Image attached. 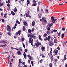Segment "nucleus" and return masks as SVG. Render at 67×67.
<instances>
[{
  "mask_svg": "<svg viewBox=\"0 0 67 67\" xmlns=\"http://www.w3.org/2000/svg\"><path fill=\"white\" fill-rule=\"evenodd\" d=\"M4 17L5 18H7V16H6V14H5L4 15Z\"/></svg>",
  "mask_w": 67,
  "mask_h": 67,
  "instance_id": "obj_40",
  "label": "nucleus"
},
{
  "mask_svg": "<svg viewBox=\"0 0 67 67\" xmlns=\"http://www.w3.org/2000/svg\"><path fill=\"white\" fill-rule=\"evenodd\" d=\"M27 14H28V15H29L30 14V11L28 10L27 12Z\"/></svg>",
  "mask_w": 67,
  "mask_h": 67,
  "instance_id": "obj_46",
  "label": "nucleus"
},
{
  "mask_svg": "<svg viewBox=\"0 0 67 67\" xmlns=\"http://www.w3.org/2000/svg\"><path fill=\"white\" fill-rule=\"evenodd\" d=\"M21 52H20V51H19L17 52V54L18 55H21Z\"/></svg>",
  "mask_w": 67,
  "mask_h": 67,
  "instance_id": "obj_13",
  "label": "nucleus"
},
{
  "mask_svg": "<svg viewBox=\"0 0 67 67\" xmlns=\"http://www.w3.org/2000/svg\"><path fill=\"white\" fill-rule=\"evenodd\" d=\"M6 3H9L10 2V0H8V2H7V0H6Z\"/></svg>",
  "mask_w": 67,
  "mask_h": 67,
  "instance_id": "obj_18",
  "label": "nucleus"
},
{
  "mask_svg": "<svg viewBox=\"0 0 67 67\" xmlns=\"http://www.w3.org/2000/svg\"><path fill=\"white\" fill-rule=\"evenodd\" d=\"M42 20H44H44H45L46 19H45V18H42Z\"/></svg>",
  "mask_w": 67,
  "mask_h": 67,
  "instance_id": "obj_49",
  "label": "nucleus"
},
{
  "mask_svg": "<svg viewBox=\"0 0 67 67\" xmlns=\"http://www.w3.org/2000/svg\"><path fill=\"white\" fill-rule=\"evenodd\" d=\"M58 36H60V32H59V33H58Z\"/></svg>",
  "mask_w": 67,
  "mask_h": 67,
  "instance_id": "obj_41",
  "label": "nucleus"
},
{
  "mask_svg": "<svg viewBox=\"0 0 67 67\" xmlns=\"http://www.w3.org/2000/svg\"><path fill=\"white\" fill-rule=\"evenodd\" d=\"M64 18H62L61 19V20H64Z\"/></svg>",
  "mask_w": 67,
  "mask_h": 67,
  "instance_id": "obj_63",
  "label": "nucleus"
},
{
  "mask_svg": "<svg viewBox=\"0 0 67 67\" xmlns=\"http://www.w3.org/2000/svg\"><path fill=\"white\" fill-rule=\"evenodd\" d=\"M19 49L20 51H22V48L21 47H20L19 48Z\"/></svg>",
  "mask_w": 67,
  "mask_h": 67,
  "instance_id": "obj_34",
  "label": "nucleus"
},
{
  "mask_svg": "<svg viewBox=\"0 0 67 67\" xmlns=\"http://www.w3.org/2000/svg\"><path fill=\"white\" fill-rule=\"evenodd\" d=\"M33 39L31 37H30L29 39V43H31V45H32V46H33Z\"/></svg>",
  "mask_w": 67,
  "mask_h": 67,
  "instance_id": "obj_1",
  "label": "nucleus"
},
{
  "mask_svg": "<svg viewBox=\"0 0 67 67\" xmlns=\"http://www.w3.org/2000/svg\"><path fill=\"white\" fill-rule=\"evenodd\" d=\"M41 50L42 51H43V52H44V51H45V47H44L42 46H41Z\"/></svg>",
  "mask_w": 67,
  "mask_h": 67,
  "instance_id": "obj_5",
  "label": "nucleus"
},
{
  "mask_svg": "<svg viewBox=\"0 0 67 67\" xmlns=\"http://www.w3.org/2000/svg\"><path fill=\"white\" fill-rule=\"evenodd\" d=\"M31 64H32V66H34V65H33V61H31Z\"/></svg>",
  "mask_w": 67,
  "mask_h": 67,
  "instance_id": "obj_35",
  "label": "nucleus"
},
{
  "mask_svg": "<svg viewBox=\"0 0 67 67\" xmlns=\"http://www.w3.org/2000/svg\"><path fill=\"white\" fill-rule=\"evenodd\" d=\"M23 67H27V65H24Z\"/></svg>",
  "mask_w": 67,
  "mask_h": 67,
  "instance_id": "obj_48",
  "label": "nucleus"
},
{
  "mask_svg": "<svg viewBox=\"0 0 67 67\" xmlns=\"http://www.w3.org/2000/svg\"><path fill=\"white\" fill-rule=\"evenodd\" d=\"M62 30H63V31H65V29L64 28H62Z\"/></svg>",
  "mask_w": 67,
  "mask_h": 67,
  "instance_id": "obj_47",
  "label": "nucleus"
},
{
  "mask_svg": "<svg viewBox=\"0 0 67 67\" xmlns=\"http://www.w3.org/2000/svg\"><path fill=\"white\" fill-rule=\"evenodd\" d=\"M37 11L38 12L39 11V7L38 6L37 7Z\"/></svg>",
  "mask_w": 67,
  "mask_h": 67,
  "instance_id": "obj_43",
  "label": "nucleus"
},
{
  "mask_svg": "<svg viewBox=\"0 0 67 67\" xmlns=\"http://www.w3.org/2000/svg\"><path fill=\"white\" fill-rule=\"evenodd\" d=\"M51 61H53V55L51 56Z\"/></svg>",
  "mask_w": 67,
  "mask_h": 67,
  "instance_id": "obj_19",
  "label": "nucleus"
},
{
  "mask_svg": "<svg viewBox=\"0 0 67 67\" xmlns=\"http://www.w3.org/2000/svg\"><path fill=\"white\" fill-rule=\"evenodd\" d=\"M7 6L8 7H10V4H7Z\"/></svg>",
  "mask_w": 67,
  "mask_h": 67,
  "instance_id": "obj_64",
  "label": "nucleus"
},
{
  "mask_svg": "<svg viewBox=\"0 0 67 67\" xmlns=\"http://www.w3.org/2000/svg\"><path fill=\"white\" fill-rule=\"evenodd\" d=\"M57 39H54V43H55V44L56 43H57Z\"/></svg>",
  "mask_w": 67,
  "mask_h": 67,
  "instance_id": "obj_15",
  "label": "nucleus"
},
{
  "mask_svg": "<svg viewBox=\"0 0 67 67\" xmlns=\"http://www.w3.org/2000/svg\"><path fill=\"white\" fill-rule=\"evenodd\" d=\"M16 23H18V24H20V22L18 20H16Z\"/></svg>",
  "mask_w": 67,
  "mask_h": 67,
  "instance_id": "obj_21",
  "label": "nucleus"
},
{
  "mask_svg": "<svg viewBox=\"0 0 67 67\" xmlns=\"http://www.w3.org/2000/svg\"><path fill=\"white\" fill-rule=\"evenodd\" d=\"M47 33L48 34V35H49V34H50V32L48 31L47 32Z\"/></svg>",
  "mask_w": 67,
  "mask_h": 67,
  "instance_id": "obj_33",
  "label": "nucleus"
},
{
  "mask_svg": "<svg viewBox=\"0 0 67 67\" xmlns=\"http://www.w3.org/2000/svg\"><path fill=\"white\" fill-rule=\"evenodd\" d=\"M21 31L20 30H19L18 31V33L19 34V35H20L21 34L20 33H21Z\"/></svg>",
  "mask_w": 67,
  "mask_h": 67,
  "instance_id": "obj_20",
  "label": "nucleus"
},
{
  "mask_svg": "<svg viewBox=\"0 0 67 67\" xmlns=\"http://www.w3.org/2000/svg\"><path fill=\"white\" fill-rule=\"evenodd\" d=\"M7 30L8 31H9L10 32H11V28L10 26L9 25H7Z\"/></svg>",
  "mask_w": 67,
  "mask_h": 67,
  "instance_id": "obj_3",
  "label": "nucleus"
},
{
  "mask_svg": "<svg viewBox=\"0 0 67 67\" xmlns=\"http://www.w3.org/2000/svg\"><path fill=\"white\" fill-rule=\"evenodd\" d=\"M14 11L15 12H16L17 11V9L16 8V7H15L14 8Z\"/></svg>",
  "mask_w": 67,
  "mask_h": 67,
  "instance_id": "obj_25",
  "label": "nucleus"
},
{
  "mask_svg": "<svg viewBox=\"0 0 67 67\" xmlns=\"http://www.w3.org/2000/svg\"><path fill=\"white\" fill-rule=\"evenodd\" d=\"M30 37H31V38H35L36 37V36H34L33 35H30Z\"/></svg>",
  "mask_w": 67,
  "mask_h": 67,
  "instance_id": "obj_9",
  "label": "nucleus"
},
{
  "mask_svg": "<svg viewBox=\"0 0 67 67\" xmlns=\"http://www.w3.org/2000/svg\"><path fill=\"white\" fill-rule=\"evenodd\" d=\"M55 53V54L57 53H58V50H56Z\"/></svg>",
  "mask_w": 67,
  "mask_h": 67,
  "instance_id": "obj_52",
  "label": "nucleus"
},
{
  "mask_svg": "<svg viewBox=\"0 0 67 67\" xmlns=\"http://www.w3.org/2000/svg\"><path fill=\"white\" fill-rule=\"evenodd\" d=\"M51 20H52V23L53 22V23L55 24V21H56V20H57L56 19H55V18L53 17V16H52L51 18Z\"/></svg>",
  "mask_w": 67,
  "mask_h": 67,
  "instance_id": "obj_2",
  "label": "nucleus"
},
{
  "mask_svg": "<svg viewBox=\"0 0 67 67\" xmlns=\"http://www.w3.org/2000/svg\"><path fill=\"white\" fill-rule=\"evenodd\" d=\"M34 31V28H33L31 30L32 32H33V31Z\"/></svg>",
  "mask_w": 67,
  "mask_h": 67,
  "instance_id": "obj_58",
  "label": "nucleus"
},
{
  "mask_svg": "<svg viewBox=\"0 0 67 67\" xmlns=\"http://www.w3.org/2000/svg\"><path fill=\"white\" fill-rule=\"evenodd\" d=\"M8 35H10V36H11V34L9 32H8Z\"/></svg>",
  "mask_w": 67,
  "mask_h": 67,
  "instance_id": "obj_31",
  "label": "nucleus"
},
{
  "mask_svg": "<svg viewBox=\"0 0 67 67\" xmlns=\"http://www.w3.org/2000/svg\"><path fill=\"white\" fill-rule=\"evenodd\" d=\"M32 2H34V3H36V1H35V0H34Z\"/></svg>",
  "mask_w": 67,
  "mask_h": 67,
  "instance_id": "obj_45",
  "label": "nucleus"
},
{
  "mask_svg": "<svg viewBox=\"0 0 67 67\" xmlns=\"http://www.w3.org/2000/svg\"><path fill=\"white\" fill-rule=\"evenodd\" d=\"M22 41H24V38H23L22 39Z\"/></svg>",
  "mask_w": 67,
  "mask_h": 67,
  "instance_id": "obj_54",
  "label": "nucleus"
},
{
  "mask_svg": "<svg viewBox=\"0 0 67 67\" xmlns=\"http://www.w3.org/2000/svg\"><path fill=\"white\" fill-rule=\"evenodd\" d=\"M47 30L48 31H50V28L48 27L47 28Z\"/></svg>",
  "mask_w": 67,
  "mask_h": 67,
  "instance_id": "obj_50",
  "label": "nucleus"
},
{
  "mask_svg": "<svg viewBox=\"0 0 67 67\" xmlns=\"http://www.w3.org/2000/svg\"><path fill=\"white\" fill-rule=\"evenodd\" d=\"M23 55L25 58L26 59V54H25V52H24V53Z\"/></svg>",
  "mask_w": 67,
  "mask_h": 67,
  "instance_id": "obj_10",
  "label": "nucleus"
},
{
  "mask_svg": "<svg viewBox=\"0 0 67 67\" xmlns=\"http://www.w3.org/2000/svg\"><path fill=\"white\" fill-rule=\"evenodd\" d=\"M23 23L25 26V25L26 26H27V21H24L23 22Z\"/></svg>",
  "mask_w": 67,
  "mask_h": 67,
  "instance_id": "obj_7",
  "label": "nucleus"
},
{
  "mask_svg": "<svg viewBox=\"0 0 67 67\" xmlns=\"http://www.w3.org/2000/svg\"><path fill=\"white\" fill-rule=\"evenodd\" d=\"M28 32L29 33H31V30L30 29H29L28 30Z\"/></svg>",
  "mask_w": 67,
  "mask_h": 67,
  "instance_id": "obj_37",
  "label": "nucleus"
},
{
  "mask_svg": "<svg viewBox=\"0 0 67 67\" xmlns=\"http://www.w3.org/2000/svg\"><path fill=\"white\" fill-rule=\"evenodd\" d=\"M3 5V4H2V3H0V5H1V6H2V5Z\"/></svg>",
  "mask_w": 67,
  "mask_h": 67,
  "instance_id": "obj_55",
  "label": "nucleus"
},
{
  "mask_svg": "<svg viewBox=\"0 0 67 67\" xmlns=\"http://www.w3.org/2000/svg\"><path fill=\"white\" fill-rule=\"evenodd\" d=\"M28 62L29 63V64H30V63L31 62L29 60H28Z\"/></svg>",
  "mask_w": 67,
  "mask_h": 67,
  "instance_id": "obj_61",
  "label": "nucleus"
},
{
  "mask_svg": "<svg viewBox=\"0 0 67 67\" xmlns=\"http://www.w3.org/2000/svg\"><path fill=\"white\" fill-rule=\"evenodd\" d=\"M21 63H22V65H25V62H24L23 63V62H21Z\"/></svg>",
  "mask_w": 67,
  "mask_h": 67,
  "instance_id": "obj_32",
  "label": "nucleus"
},
{
  "mask_svg": "<svg viewBox=\"0 0 67 67\" xmlns=\"http://www.w3.org/2000/svg\"><path fill=\"white\" fill-rule=\"evenodd\" d=\"M53 31L54 32H57V30H53Z\"/></svg>",
  "mask_w": 67,
  "mask_h": 67,
  "instance_id": "obj_42",
  "label": "nucleus"
},
{
  "mask_svg": "<svg viewBox=\"0 0 67 67\" xmlns=\"http://www.w3.org/2000/svg\"><path fill=\"white\" fill-rule=\"evenodd\" d=\"M26 17H29V16L27 14V13H26Z\"/></svg>",
  "mask_w": 67,
  "mask_h": 67,
  "instance_id": "obj_39",
  "label": "nucleus"
},
{
  "mask_svg": "<svg viewBox=\"0 0 67 67\" xmlns=\"http://www.w3.org/2000/svg\"><path fill=\"white\" fill-rule=\"evenodd\" d=\"M27 2L29 3H30V0H27Z\"/></svg>",
  "mask_w": 67,
  "mask_h": 67,
  "instance_id": "obj_53",
  "label": "nucleus"
},
{
  "mask_svg": "<svg viewBox=\"0 0 67 67\" xmlns=\"http://www.w3.org/2000/svg\"><path fill=\"white\" fill-rule=\"evenodd\" d=\"M46 11H47V13H48V10L47 9L46 10Z\"/></svg>",
  "mask_w": 67,
  "mask_h": 67,
  "instance_id": "obj_56",
  "label": "nucleus"
},
{
  "mask_svg": "<svg viewBox=\"0 0 67 67\" xmlns=\"http://www.w3.org/2000/svg\"><path fill=\"white\" fill-rule=\"evenodd\" d=\"M37 43H35V44L34 47H35V46H36V47H38V46H39V42H38V41H36Z\"/></svg>",
  "mask_w": 67,
  "mask_h": 67,
  "instance_id": "obj_4",
  "label": "nucleus"
},
{
  "mask_svg": "<svg viewBox=\"0 0 67 67\" xmlns=\"http://www.w3.org/2000/svg\"><path fill=\"white\" fill-rule=\"evenodd\" d=\"M62 39H63V38H64V34H63L62 35Z\"/></svg>",
  "mask_w": 67,
  "mask_h": 67,
  "instance_id": "obj_24",
  "label": "nucleus"
},
{
  "mask_svg": "<svg viewBox=\"0 0 67 67\" xmlns=\"http://www.w3.org/2000/svg\"><path fill=\"white\" fill-rule=\"evenodd\" d=\"M14 49H16V50H17V51H19V49H17L16 48H14Z\"/></svg>",
  "mask_w": 67,
  "mask_h": 67,
  "instance_id": "obj_60",
  "label": "nucleus"
},
{
  "mask_svg": "<svg viewBox=\"0 0 67 67\" xmlns=\"http://www.w3.org/2000/svg\"><path fill=\"white\" fill-rule=\"evenodd\" d=\"M37 5V4L36 3H34L32 4V6H36V5Z\"/></svg>",
  "mask_w": 67,
  "mask_h": 67,
  "instance_id": "obj_23",
  "label": "nucleus"
},
{
  "mask_svg": "<svg viewBox=\"0 0 67 67\" xmlns=\"http://www.w3.org/2000/svg\"><path fill=\"white\" fill-rule=\"evenodd\" d=\"M38 5H40V4H41V2H40V1L38 2Z\"/></svg>",
  "mask_w": 67,
  "mask_h": 67,
  "instance_id": "obj_59",
  "label": "nucleus"
},
{
  "mask_svg": "<svg viewBox=\"0 0 67 67\" xmlns=\"http://www.w3.org/2000/svg\"><path fill=\"white\" fill-rule=\"evenodd\" d=\"M21 62H21V59H19V64L20 63L21 64Z\"/></svg>",
  "mask_w": 67,
  "mask_h": 67,
  "instance_id": "obj_29",
  "label": "nucleus"
},
{
  "mask_svg": "<svg viewBox=\"0 0 67 67\" xmlns=\"http://www.w3.org/2000/svg\"><path fill=\"white\" fill-rule=\"evenodd\" d=\"M38 16H39V18L40 19V18H41V16H42V15H41V14H38Z\"/></svg>",
  "mask_w": 67,
  "mask_h": 67,
  "instance_id": "obj_16",
  "label": "nucleus"
},
{
  "mask_svg": "<svg viewBox=\"0 0 67 67\" xmlns=\"http://www.w3.org/2000/svg\"><path fill=\"white\" fill-rule=\"evenodd\" d=\"M5 46H7V44H6L4 45L2 44L0 46V47H5Z\"/></svg>",
  "mask_w": 67,
  "mask_h": 67,
  "instance_id": "obj_11",
  "label": "nucleus"
},
{
  "mask_svg": "<svg viewBox=\"0 0 67 67\" xmlns=\"http://www.w3.org/2000/svg\"><path fill=\"white\" fill-rule=\"evenodd\" d=\"M2 21L3 22H3H4V19H2Z\"/></svg>",
  "mask_w": 67,
  "mask_h": 67,
  "instance_id": "obj_51",
  "label": "nucleus"
},
{
  "mask_svg": "<svg viewBox=\"0 0 67 67\" xmlns=\"http://www.w3.org/2000/svg\"><path fill=\"white\" fill-rule=\"evenodd\" d=\"M35 25V21H33L32 23V25L33 26H34Z\"/></svg>",
  "mask_w": 67,
  "mask_h": 67,
  "instance_id": "obj_12",
  "label": "nucleus"
},
{
  "mask_svg": "<svg viewBox=\"0 0 67 67\" xmlns=\"http://www.w3.org/2000/svg\"><path fill=\"white\" fill-rule=\"evenodd\" d=\"M12 56L13 58H15V56H14V55L13 54H12Z\"/></svg>",
  "mask_w": 67,
  "mask_h": 67,
  "instance_id": "obj_38",
  "label": "nucleus"
},
{
  "mask_svg": "<svg viewBox=\"0 0 67 67\" xmlns=\"http://www.w3.org/2000/svg\"><path fill=\"white\" fill-rule=\"evenodd\" d=\"M30 36H31V35H30V34H29L28 35V37H29Z\"/></svg>",
  "mask_w": 67,
  "mask_h": 67,
  "instance_id": "obj_57",
  "label": "nucleus"
},
{
  "mask_svg": "<svg viewBox=\"0 0 67 67\" xmlns=\"http://www.w3.org/2000/svg\"><path fill=\"white\" fill-rule=\"evenodd\" d=\"M22 43L23 44V46L24 47V48H25V45H24V44L23 42H22Z\"/></svg>",
  "mask_w": 67,
  "mask_h": 67,
  "instance_id": "obj_30",
  "label": "nucleus"
},
{
  "mask_svg": "<svg viewBox=\"0 0 67 67\" xmlns=\"http://www.w3.org/2000/svg\"><path fill=\"white\" fill-rule=\"evenodd\" d=\"M23 31H25V27L23 26Z\"/></svg>",
  "mask_w": 67,
  "mask_h": 67,
  "instance_id": "obj_26",
  "label": "nucleus"
},
{
  "mask_svg": "<svg viewBox=\"0 0 67 67\" xmlns=\"http://www.w3.org/2000/svg\"><path fill=\"white\" fill-rule=\"evenodd\" d=\"M47 36V34L45 33L43 35V37H46Z\"/></svg>",
  "mask_w": 67,
  "mask_h": 67,
  "instance_id": "obj_27",
  "label": "nucleus"
},
{
  "mask_svg": "<svg viewBox=\"0 0 67 67\" xmlns=\"http://www.w3.org/2000/svg\"><path fill=\"white\" fill-rule=\"evenodd\" d=\"M44 22L45 23V24H44V25H45V24H46L47 23V21L45 20H44Z\"/></svg>",
  "mask_w": 67,
  "mask_h": 67,
  "instance_id": "obj_36",
  "label": "nucleus"
},
{
  "mask_svg": "<svg viewBox=\"0 0 67 67\" xmlns=\"http://www.w3.org/2000/svg\"><path fill=\"white\" fill-rule=\"evenodd\" d=\"M66 54H65L64 57V58H65L63 60V62H64L65 60H66V59H67V58H66Z\"/></svg>",
  "mask_w": 67,
  "mask_h": 67,
  "instance_id": "obj_8",
  "label": "nucleus"
},
{
  "mask_svg": "<svg viewBox=\"0 0 67 67\" xmlns=\"http://www.w3.org/2000/svg\"><path fill=\"white\" fill-rule=\"evenodd\" d=\"M57 49H58V50H59V49H60V48H59V47H58L57 48Z\"/></svg>",
  "mask_w": 67,
  "mask_h": 67,
  "instance_id": "obj_62",
  "label": "nucleus"
},
{
  "mask_svg": "<svg viewBox=\"0 0 67 67\" xmlns=\"http://www.w3.org/2000/svg\"><path fill=\"white\" fill-rule=\"evenodd\" d=\"M53 23H52L51 24H48V25H49V27H51V26H52L53 25Z\"/></svg>",
  "mask_w": 67,
  "mask_h": 67,
  "instance_id": "obj_14",
  "label": "nucleus"
},
{
  "mask_svg": "<svg viewBox=\"0 0 67 67\" xmlns=\"http://www.w3.org/2000/svg\"><path fill=\"white\" fill-rule=\"evenodd\" d=\"M46 39L47 41H50V36H49L48 37H46Z\"/></svg>",
  "mask_w": 67,
  "mask_h": 67,
  "instance_id": "obj_6",
  "label": "nucleus"
},
{
  "mask_svg": "<svg viewBox=\"0 0 67 67\" xmlns=\"http://www.w3.org/2000/svg\"><path fill=\"white\" fill-rule=\"evenodd\" d=\"M11 12L12 15H15V13H14V12H12V11Z\"/></svg>",
  "mask_w": 67,
  "mask_h": 67,
  "instance_id": "obj_28",
  "label": "nucleus"
},
{
  "mask_svg": "<svg viewBox=\"0 0 67 67\" xmlns=\"http://www.w3.org/2000/svg\"><path fill=\"white\" fill-rule=\"evenodd\" d=\"M50 43H51L52 45H54V42H51Z\"/></svg>",
  "mask_w": 67,
  "mask_h": 67,
  "instance_id": "obj_44",
  "label": "nucleus"
},
{
  "mask_svg": "<svg viewBox=\"0 0 67 67\" xmlns=\"http://www.w3.org/2000/svg\"><path fill=\"white\" fill-rule=\"evenodd\" d=\"M1 43H6L7 42L4 41H1Z\"/></svg>",
  "mask_w": 67,
  "mask_h": 67,
  "instance_id": "obj_17",
  "label": "nucleus"
},
{
  "mask_svg": "<svg viewBox=\"0 0 67 67\" xmlns=\"http://www.w3.org/2000/svg\"><path fill=\"white\" fill-rule=\"evenodd\" d=\"M39 39L40 40H41V41H42V38H41V35H39Z\"/></svg>",
  "mask_w": 67,
  "mask_h": 67,
  "instance_id": "obj_22",
  "label": "nucleus"
}]
</instances>
